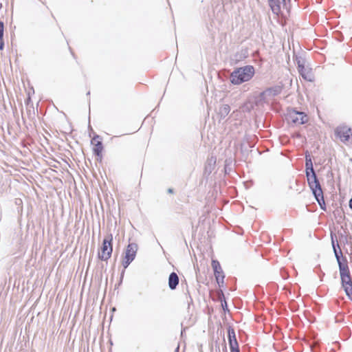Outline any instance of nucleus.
Returning a JSON list of instances; mask_svg holds the SVG:
<instances>
[{"instance_id": "obj_1", "label": "nucleus", "mask_w": 352, "mask_h": 352, "mask_svg": "<svg viewBox=\"0 0 352 352\" xmlns=\"http://www.w3.org/2000/svg\"><path fill=\"white\" fill-rule=\"evenodd\" d=\"M254 74L253 66L247 65L234 70L231 74V82L234 85H240L250 80Z\"/></svg>"}, {"instance_id": "obj_7", "label": "nucleus", "mask_w": 352, "mask_h": 352, "mask_svg": "<svg viewBox=\"0 0 352 352\" xmlns=\"http://www.w3.org/2000/svg\"><path fill=\"white\" fill-rule=\"evenodd\" d=\"M336 135L342 142H346L349 140L351 130L346 126H340L336 129Z\"/></svg>"}, {"instance_id": "obj_14", "label": "nucleus", "mask_w": 352, "mask_h": 352, "mask_svg": "<svg viewBox=\"0 0 352 352\" xmlns=\"http://www.w3.org/2000/svg\"><path fill=\"white\" fill-rule=\"evenodd\" d=\"M306 175L307 177L308 178V175L309 176L313 173H315L314 170L313 168L312 162L311 159H308L307 157H306Z\"/></svg>"}, {"instance_id": "obj_18", "label": "nucleus", "mask_w": 352, "mask_h": 352, "mask_svg": "<svg viewBox=\"0 0 352 352\" xmlns=\"http://www.w3.org/2000/svg\"><path fill=\"white\" fill-rule=\"evenodd\" d=\"M349 207L352 209V198L349 201Z\"/></svg>"}, {"instance_id": "obj_17", "label": "nucleus", "mask_w": 352, "mask_h": 352, "mask_svg": "<svg viewBox=\"0 0 352 352\" xmlns=\"http://www.w3.org/2000/svg\"><path fill=\"white\" fill-rule=\"evenodd\" d=\"M230 351L231 352H239V347L230 349Z\"/></svg>"}, {"instance_id": "obj_6", "label": "nucleus", "mask_w": 352, "mask_h": 352, "mask_svg": "<svg viewBox=\"0 0 352 352\" xmlns=\"http://www.w3.org/2000/svg\"><path fill=\"white\" fill-rule=\"evenodd\" d=\"M289 120L296 124H303L308 122L307 114L303 112L292 111L289 114Z\"/></svg>"}, {"instance_id": "obj_11", "label": "nucleus", "mask_w": 352, "mask_h": 352, "mask_svg": "<svg viewBox=\"0 0 352 352\" xmlns=\"http://www.w3.org/2000/svg\"><path fill=\"white\" fill-rule=\"evenodd\" d=\"M228 339L230 349L239 347L234 329H228Z\"/></svg>"}, {"instance_id": "obj_20", "label": "nucleus", "mask_w": 352, "mask_h": 352, "mask_svg": "<svg viewBox=\"0 0 352 352\" xmlns=\"http://www.w3.org/2000/svg\"><path fill=\"white\" fill-rule=\"evenodd\" d=\"M267 91V92H269V93H271V92L272 91V89H271V88H270V89H267V91Z\"/></svg>"}, {"instance_id": "obj_4", "label": "nucleus", "mask_w": 352, "mask_h": 352, "mask_svg": "<svg viewBox=\"0 0 352 352\" xmlns=\"http://www.w3.org/2000/svg\"><path fill=\"white\" fill-rule=\"evenodd\" d=\"M138 247L135 243H129L122 256V265L124 269H126L130 263L135 259Z\"/></svg>"}, {"instance_id": "obj_5", "label": "nucleus", "mask_w": 352, "mask_h": 352, "mask_svg": "<svg viewBox=\"0 0 352 352\" xmlns=\"http://www.w3.org/2000/svg\"><path fill=\"white\" fill-rule=\"evenodd\" d=\"M91 144L92 146V151L96 156V160L101 162L102 160V153L104 151L102 138L98 135H94L91 140Z\"/></svg>"}, {"instance_id": "obj_9", "label": "nucleus", "mask_w": 352, "mask_h": 352, "mask_svg": "<svg viewBox=\"0 0 352 352\" xmlns=\"http://www.w3.org/2000/svg\"><path fill=\"white\" fill-rule=\"evenodd\" d=\"M342 284L346 283L351 280L350 272L346 265H342L339 263Z\"/></svg>"}, {"instance_id": "obj_3", "label": "nucleus", "mask_w": 352, "mask_h": 352, "mask_svg": "<svg viewBox=\"0 0 352 352\" xmlns=\"http://www.w3.org/2000/svg\"><path fill=\"white\" fill-rule=\"evenodd\" d=\"M113 252V236L109 234L106 236L100 247L98 249V257L102 261H107L112 255Z\"/></svg>"}, {"instance_id": "obj_12", "label": "nucleus", "mask_w": 352, "mask_h": 352, "mask_svg": "<svg viewBox=\"0 0 352 352\" xmlns=\"http://www.w3.org/2000/svg\"><path fill=\"white\" fill-rule=\"evenodd\" d=\"M268 1L273 12L278 14L280 11V8L279 5L276 4V0H268ZM277 1L280 3V0H277ZM281 2L285 3V0H281Z\"/></svg>"}, {"instance_id": "obj_15", "label": "nucleus", "mask_w": 352, "mask_h": 352, "mask_svg": "<svg viewBox=\"0 0 352 352\" xmlns=\"http://www.w3.org/2000/svg\"><path fill=\"white\" fill-rule=\"evenodd\" d=\"M3 34H4V23L3 21H0V50H2L4 47Z\"/></svg>"}, {"instance_id": "obj_19", "label": "nucleus", "mask_w": 352, "mask_h": 352, "mask_svg": "<svg viewBox=\"0 0 352 352\" xmlns=\"http://www.w3.org/2000/svg\"><path fill=\"white\" fill-rule=\"evenodd\" d=\"M30 96H28V99H27V103L28 104L30 102Z\"/></svg>"}, {"instance_id": "obj_2", "label": "nucleus", "mask_w": 352, "mask_h": 352, "mask_svg": "<svg viewBox=\"0 0 352 352\" xmlns=\"http://www.w3.org/2000/svg\"><path fill=\"white\" fill-rule=\"evenodd\" d=\"M308 184L320 208L325 210V203L323 197V192L320 184L316 177V173H313L309 176L308 175Z\"/></svg>"}, {"instance_id": "obj_8", "label": "nucleus", "mask_w": 352, "mask_h": 352, "mask_svg": "<svg viewBox=\"0 0 352 352\" xmlns=\"http://www.w3.org/2000/svg\"><path fill=\"white\" fill-rule=\"evenodd\" d=\"M212 267L214 270V274L216 278V280L218 283H219L220 281H223L224 278L223 272L222 270V268L221 267V265L219 261L216 260L212 261Z\"/></svg>"}, {"instance_id": "obj_10", "label": "nucleus", "mask_w": 352, "mask_h": 352, "mask_svg": "<svg viewBox=\"0 0 352 352\" xmlns=\"http://www.w3.org/2000/svg\"><path fill=\"white\" fill-rule=\"evenodd\" d=\"M179 277L175 272H172L168 277V287L170 289H175L179 284Z\"/></svg>"}, {"instance_id": "obj_13", "label": "nucleus", "mask_w": 352, "mask_h": 352, "mask_svg": "<svg viewBox=\"0 0 352 352\" xmlns=\"http://www.w3.org/2000/svg\"><path fill=\"white\" fill-rule=\"evenodd\" d=\"M342 287L344 289V291L349 298L352 300V281L350 280L349 281L344 283Z\"/></svg>"}, {"instance_id": "obj_16", "label": "nucleus", "mask_w": 352, "mask_h": 352, "mask_svg": "<svg viewBox=\"0 0 352 352\" xmlns=\"http://www.w3.org/2000/svg\"><path fill=\"white\" fill-rule=\"evenodd\" d=\"M299 72L303 78L311 80V74L304 67H300Z\"/></svg>"}, {"instance_id": "obj_21", "label": "nucleus", "mask_w": 352, "mask_h": 352, "mask_svg": "<svg viewBox=\"0 0 352 352\" xmlns=\"http://www.w3.org/2000/svg\"><path fill=\"white\" fill-rule=\"evenodd\" d=\"M289 2L290 1V0H287Z\"/></svg>"}]
</instances>
